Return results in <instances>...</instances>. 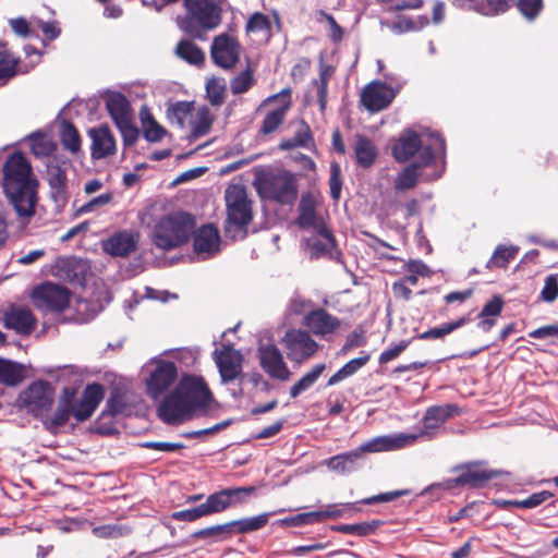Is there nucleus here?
<instances>
[{
  "instance_id": "4be33fe9",
  "label": "nucleus",
  "mask_w": 558,
  "mask_h": 558,
  "mask_svg": "<svg viewBox=\"0 0 558 558\" xmlns=\"http://www.w3.org/2000/svg\"><path fill=\"white\" fill-rule=\"evenodd\" d=\"M280 97L286 98V101L282 106L269 111L265 116V118L262 122L260 129H259V133L263 135H268V134H271L275 131H277L279 129V126L283 123L287 112L291 108V89L290 88H284L281 92H279L278 94L268 97L265 100V102L274 101Z\"/></svg>"
},
{
  "instance_id": "6e6552de",
  "label": "nucleus",
  "mask_w": 558,
  "mask_h": 558,
  "mask_svg": "<svg viewBox=\"0 0 558 558\" xmlns=\"http://www.w3.org/2000/svg\"><path fill=\"white\" fill-rule=\"evenodd\" d=\"M287 357L294 364L301 365L312 359L319 349V344L308 331L289 329L281 339Z\"/></svg>"
},
{
  "instance_id": "f704fd0d",
  "label": "nucleus",
  "mask_w": 558,
  "mask_h": 558,
  "mask_svg": "<svg viewBox=\"0 0 558 558\" xmlns=\"http://www.w3.org/2000/svg\"><path fill=\"white\" fill-rule=\"evenodd\" d=\"M175 53L180 59L193 65H201L205 60L203 50L189 39H182L178 43Z\"/></svg>"
},
{
  "instance_id": "c03bdc74",
  "label": "nucleus",
  "mask_w": 558,
  "mask_h": 558,
  "mask_svg": "<svg viewBox=\"0 0 558 558\" xmlns=\"http://www.w3.org/2000/svg\"><path fill=\"white\" fill-rule=\"evenodd\" d=\"M232 529L230 522L208 526L202 530H198L193 533L194 538L198 539H206V538H214L216 541H226L228 538L232 537Z\"/></svg>"
},
{
  "instance_id": "dca6fc26",
  "label": "nucleus",
  "mask_w": 558,
  "mask_h": 558,
  "mask_svg": "<svg viewBox=\"0 0 558 558\" xmlns=\"http://www.w3.org/2000/svg\"><path fill=\"white\" fill-rule=\"evenodd\" d=\"M3 326L19 335L28 336L36 329L37 319L28 307L12 304L3 313Z\"/></svg>"
},
{
  "instance_id": "473e14b6",
  "label": "nucleus",
  "mask_w": 558,
  "mask_h": 558,
  "mask_svg": "<svg viewBox=\"0 0 558 558\" xmlns=\"http://www.w3.org/2000/svg\"><path fill=\"white\" fill-rule=\"evenodd\" d=\"M25 377V371L23 365L0 357V384L14 387L23 381Z\"/></svg>"
},
{
  "instance_id": "ddd939ff",
  "label": "nucleus",
  "mask_w": 558,
  "mask_h": 558,
  "mask_svg": "<svg viewBox=\"0 0 558 558\" xmlns=\"http://www.w3.org/2000/svg\"><path fill=\"white\" fill-rule=\"evenodd\" d=\"M396 98L395 90L385 82L372 81L361 93V104L369 112H379L390 106Z\"/></svg>"
},
{
  "instance_id": "ea45409f",
  "label": "nucleus",
  "mask_w": 558,
  "mask_h": 558,
  "mask_svg": "<svg viewBox=\"0 0 558 558\" xmlns=\"http://www.w3.org/2000/svg\"><path fill=\"white\" fill-rule=\"evenodd\" d=\"M519 252L517 246L498 245L487 263V268H506Z\"/></svg>"
},
{
  "instance_id": "7c9ffc66",
  "label": "nucleus",
  "mask_w": 558,
  "mask_h": 558,
  "mask_svg": "<svg viewBox=\"0 0 558 558\" xmlns=\"http://www.w3.org/2000/svg\"><path fill=\"white\" fill-rule=\"evenodd\" d=\"M20 57L7 48V44L0 43V86H4L14 78L20 71Z\"/></svg>"
},
{
  "instance_id": "c85d7f7f",
  "label": "nucleus",
  "mask_w": 558,
  "mask_h": 558,
  "mask_svg": "<svg viewBox=\"0 0 558 558\" xmlns=\"http://www.w3.org/2000/svg\"><path fill=\"white\" fill-rule=\"evenodd\" d=\"M317 202L312 193H304L301 196L298 207L296 225L301 229H308L312 226H316L317 221L322 218L316 213Z\"/></svg>"
},
{
  "instance_id": "423d86ee",
  "label": "nucleus",
  "mask_w": 558,
  "mask_h": 558,
  "mask_svg": "<svg viewBox=\"0 0 558 558\" xmlns=\"http://www.w3.org/2000/svg\"><path fill=\"white\" fill-rule=\"evenodd\" d=\"M186 16L182 28L195 38L203 32L218 27L222 19V9L216 0H184Z\"/></svg>"
},
{
  "instance_id": "13d9d810",
  "label": "nucleus",
  "mask_w": 558,
  "mask_h": 558,
  "mask_svg": "<svg viewBox=\"0 0 558 558\" xmlns=\"http://www.w3.org/2000/svg\"><path fill=\"white\" fill-rule=\"evenodd\" d=\"M329 70V68H324L320 70L319 82L317 83V97L322 111L325 110L327 104L328 81L331 76Z\"/></svg>"
},
{
  "instance_id": "f3484780",
  "label": "nucleus",
  "mask_w": 558,
  "mask_h": 558,
  "mask_svg": "<svg viewBox=\"0 0 558 558\" xmlns=\"http://www.w3.org/2000/svg\"><path fill=\"white\" fill-rule=\"evenodd\" d=\"M303 325L308 332L317 337H326L335 333L341 326V322L337 316L331 315L325 308L311 310L303 319Z\"/></svg>"
},
{
  "instance_id": "2eb2a0df",
  "label": "nucleus",
  "mask_w": 558,
  "mask_h": 558,
  "mask_svg": "<svg viewBox=\"0 0 558 558\" xmlns=\"http://www.w3.org/2000/svg\"><path fill=\"white\" fill-rule=\"evenodd\" d=\"M193 413L175 388L165 397L158 408L159 417L168 425H179L190 418Z\"/></svg>"
},
{
  "instance_id": "5701e85b",
  "label": "nucleus",
  "mask_w": 558,
  "mask_h": 558,
  "mask_svg": "<svg viewBox=\"0 0 558 558\" xmlns=\"http://www.w3.org/2000/svg\"><path fill=\"white\" fill-rule=\"evenodd\" d=\"M138 235L123 230L102 242V250L113 257H126L137 248Z\"/></svg>"
},
{
  "instance_id": "4468645a",
  "label": "nucleus",
  "mask_w": 558,
  "mask_h": 558,
  "mask_svg": "<svg viewBox=\"0 0 558 558\" xmlns=\"http://www.w3.org/2000/svg\"><path fill=\"white\" fill-rule=\"evenodd\" d=\"M481 462H469L457 466L461 471L459 476L451 480L452 486H469L471 488H482L489 481L499 477L500 470L482 469Z\"/></svg>"
},
{
  "instance_id": "393cba45",
  "label": "nucleus",
  "mask_w": 558,
  "mask_h": 558,
  "mask_svg": "<svg viewBox=\"0 0 558 558\" xmlns=\"http://www.w3.org/2000/svg\"><path fill=\"white\" fill-rule=\"evenodd\" d=\"M89 136L92 138L90 148L94 159H102L116 154V140L107 124L92 129Z\"/></svg>"
},
{
  "instance_id": "39448f33",
  "label": "nucleus",
  "mask_w": 558,
  "mask_h": 558,
  "mask_svg": "<svg viewBox=\"0 0 558 558\" xmlns=\"http://www.w3.org/2000/svg\"><path fill=\"white\" fill-rule=\"evenodd\" d=\"M195 229L191 214L178 211L163 216L155 226L153 243L162 251L177 248L189 242Z\"/></svg>"
},
{
  "instance_id": "1a4fd4ad",
  "label": "nucleus",
  "mask_w": 558,
  "mask_h": 558,
  "mask_svg": "<svg viewBox=\"0 0 558 558\" xmlns=\"http://www.w3.org/2000/svg\"><path fill=\"white\" fill-rule=\"evenodd\" d=\"M175 389L193 412L207 411L213 401V393L201 376L184 375Z\"/></svg>"
},
{
  "instance_id": "774afa93",
  "label": "nucleus",
  "mask_w": 558,
  "mask_h": 558,
  "mask_svg": "<svg viewBox=\"0 0 558 558\" xmlns=\"http://www.w3.org/2000/svg\"><path fill=\"white\" fill-rule=\"evenodd\" d=\"M529 337L533 339H558V324L536 328L529 332Z\"/></svg>"
},
{
  "instance_id": "0e129e2a",
  "label": "nucleus",
  "mask_w": 558,
  "mask_h": 558,
  "mask_svg": "<svg viewBox=\"0 0 558 558\" xmlns=\"http://www.w3.org/2000/svg\"><path fill=\"white\" fill-rule=\"evenodd\" d=\"M112 199H113V194L111 192L104 193L101 195H98V196L92 198L89 202L85 203L84 205H82L77 211L80 214L92 213L96 208L111 203Z\"/></svg>"
},
{
  "instance_id": "3c124183",
  "label": "nucleus",
  "mask_w": 558,
  "mask_h": 558,
  "mask_svg": "<svg viewBox=\"0 0 558 558\" xmlns=\"http://www.w3.org/2000/svg\"><path fill=\"white\" fill-rule=\"evenodd\" d=\"M360 459V451H350L329 458L326 464L329 469L344 472L348 463H354Z\"/></svg>"
},
{
  "instance_id": "6e6d98bb",
  "label": "nucleus",
  "mask_w": 558,
  "mask_h": 558,
  "mask_svg": "<svg viewBox=\"0 0 558 558\" xmlns=\"http://www.w3.org/2000/svg\"><path fill=\"white\" fill-rule=\"evenodd\" d=\"M255 486L227 488L228 499H230V507L243 504L245 501V498L255 494Z\"/></svg>"
},
{
  "instance_id": "69168bd1",
  "label": "nucleus",
  "mask_w": 558,
  "mask_h": 558,
  "mask_svg": "<svg viewBox=\"0 0 558 558\" xmlns=\"http://www.w3.org/2000/svg\"><path fill=\"white\" fill-rule=\"evenodd\" d=\"M320 15L326 20V22L329 25L330 40L333 43H340L344 36L343 28L337 23V21L335 20V17L331 14H329L325 11H322Z\"/></svg>"
},
{
  "instance_id": "a878e982",
  "label": "nucleus",
  "mask_w": 558,
  "mask_h": 558,
  "mask_svg": "<svg viewBox=\"0 0 558 558\" xmlns=\"http://www.w3.org/2000/svg\"><path fill=\"white\" fill-rule=\"evenodd\" d=\"M194 233V251L197 254H216L219 251L220 235L217 227L213 223L203 225Z\"/></svg>"
},
{
  "instance_id": "bb28decb",
  "label": "nucleus",
  "mask_w": 558,
  "mask_h": 558,
  "mask_svg": "<svg viewBox=\"0 0 558 558\" xmlns=\"http://www.w3.org/2000/svg\"><path fill=\"white\" fill-rule=\"evenodd\" d=\"M106 108L116 126L133 119L131 104L121 93H111L106 98Z\"/></svg>"
},
{
  "instance_id": "6ab92c4d",
  "label": "nucleus",
  "mask_w": 558,
  "mask_h": 558,
  "mask_svg": "<svg viewBox=\"0 0 558 558\" xmlns=\"http://www.w3.org/2000/svg\"><path fill=\"white\" fill-rule=\"evenodd\" d=\"M415 442L416 436L414 434L400 433L391 436L376 437L363 444L354 451H360V458H362L364 452L392 451L414 445Z\"/></svg>"
},
{
  "instance_id": "412c9836",
  "label": "nucleus",
  "mask_w": 558,
  "mask_h": 558,
  "mask_svg": "<svg viewBox=\"0 0 558 558\" xmlns=\"http://www.w3.org/2000/svg\"><path fill=\"white\" fill-rule=\"evenodd\" d=\"M177 365L171 361H160L147 379V389L153 397H158L175 381Z\"/></svg>"
},
{
  "instance_id": "5fc2aeb1",
  "label": "nucleus",
  "mask_w": 558,
  "mask_h": 558,
  "mask_svg": "<svg viewBox=\"0 0 558 558\" xmlns=\"http://www.w3.org/2000/svg\"><path fill=\"white\" fill-rule=\"evenodd\" d=\"M329 187L331 198L338 201L341 196L342 178L340 166L337 162L330 165Z\"/></svg>"
},
{
  "instance_id": "7ed1b4c3",
  "label": "nucleus",
  "mask_w": 558,
  "mask_h": 558,
  "mask_svg": "<svg viewBox=\"0 0 558 558\" xmlns=\"http://www.w3.org/2000/svg\"><path fill=\"white\" fill-rule=\"evenodd\" d=\"M227 217L223 231L231 240L244 239L247 228L253 221V202L250 199L245 186L241 184L229 185L225 192Z\"/></svg>"
},
{
  "instance_id": "a18cd8bd",
  "label": "nucleus",
  "mask_w": 558,
  "mask_h": 558,
  "mask_svg": "<svg viewBox=\"0 0 558 558\" xmlns=\"http://www.w3.org/2000/svg\"><path fill=\"white\" fill-rule=\"evenodd\" d=\"M256 80L254 77L253 70L247 66L236 76H234L230 82V89L233 95H241L248 92L252 86L255 84Z\"/></svg>"
},
{
  "instance_id": "e2e57ef3",
  "label": "nucleus",
  "mask_w": 558,
  "mask_h": 558,
  "mask_svg": "<svg viewBox=\"0 0 558 558\" xmlns=\"http://www.w3.org/2000/svg\"><path fill=\"white\" fill-rule=\"evenodd\" d=\"M554 494L549 490H542L534 493L526 497L525 499L520 500L521 509H532L535 508L548 499L553 498Z\"/></svg>"
},
{
  "instance_id": "338daca9",
  "label": "nucleus",
  "mask_w": 558,
  "mask_h": 558,
  "mask_svg": "<svg viewBox=\"0 0 558 558\" xmlns=\"http://www.w3.org/2000/svg\"><path fill=\"white\" fill-rule=\"evenodd\" d=\"M542 298L546 302H554L558 298V281L555 276H548L542 290Z\"/></svg>"
},
{
  "instance_id": "f257e3e1",
  "label": "nucleus",
  "mask_w": 558,
  "mask_h": 558,
  "mask_svg": "<svg viewBox=\"0 0 558 558\" xmlns=\"http://www.w3.org/2000/svg\"><path fill=\"white\" fill-rule=\"evenodd\" d=\"M76 395L75 388L64 387L58 398L56 410L50 414L54 403V388L49 381L38 379L19 395L17 404L40 420L47 430L56 434L71 416L77 422L87 421L102 401L105 389L101 384L93 383L85 387L80 400Z\"/></svg>"
},
{
  "instance_id": "c9c22d12",
  "label": "nucleus",
  "mask_w": 558,
  "mask_h": 558,
  "mask_svg": "<svg viewBox=\"0 0 558 558\" xmlns=\"http://www.w3.org/2000/svg\"><path fill=\"white\" fill-rule=\"evenodd\" d=\"M215 121V117L210 112V110L203 106L197 110L195 120L192 121V130L190 134V140H197L209 133L211 130L213 123Z\"/></svg>"
},
{
  "instance_id": "2f4dec72",
  "label": "nucleus",
  "mask_w": 558,
  "mask_h": 558,
  "mask_svg": "<svg viewBox=\"0 0 558 558\" xmlns=\"http://www.w3.org/2000/svg\"><path fill=\"white\" fill-rule=\"evenodd\" d=\"M298 147L314 148L315 141L310 125L302 120L300 128L295 131L294 135L290 138H284L280 142L279 148L281 150H291Z\"/></svg>"
},
{
  "instance_id": "603ef678",
  "label": "nucleus",
  "mask_w": 558,
  "mask_h": 558,
  "mask_svg": "<svg viewBox=\"0 0 558 558\" xmlns=\"http://www.w3.org/2000/svg\"><path fill=\"white\" fill-rule=\"evenodd\" d=\"M271 28L270 20L267 15L260 12L253 13L245 26L247 33L269 32Z\"/></svg>"
},
{
  "instance_id": "4c0bfd02",
  "label": "nucleus",
  "mask_w": 558,
  "mask_h": 558,
  "mask_svg": "<svg viewBox=\"0 0 558 558\" xmlns=\"http://www.w3.org/2000/svg\"><path fill=\"white\" fill-rule=\"evenodd\" d=\"M383 524L381 520H372L368 522H361L355 524H340L331 527L332 531L357 535V536H367L373 533Z\"/></svg>"
},
{
  "instance_id": "9b49d317",
  "label": "nucleus",
  "mask_w": 558,
  "mask_h": 558,
  "mask_svg": "<svg viewBox=\"0 0 558 558\" xmlns=\"http://www.w3.org/2000/svg\"><path fill=\"white\" fill-rule=\"evenodd\" d=\"M257 359L260 368L272 379L288 381L292 375L282 352L275 343H259Z\"/></svg>"
},
{
  "instance_id": "20e7f679",
  "label": "nucleus",
  "mask_w": 558,
  "mask_h": 558,
  "mask_svg": "<svg viewBox=\"0 0 558 558\" xmlns=\"http://www.w3.org/2000/svg\"><path fill=\"white\" fill-rule=\"evenodd\" d=\"M253 184L257 194L263 199L280 205H293L298 199V179L290 171H259Z\"/></svg>"
},
{
  "instance_id": "a19ab883",
  "label": "nucleus",
  "mask_w": 558,
  "mask_h": 558,
  "mask_svg": "<svg viewBox=\"0 0 558 558\" xmlns=\"http://www.w3.org/2000/svg\"><path fill=\"white\" fill-rule=\"evenodd\" d=\"M141 119L144 126V137L151 143L159 142L166 135V130L162 128L146 110L141 111Z\"/></svg>"
},
{
  "instance_id": "4d7b16f0",
  "label": "nucleus",
  "mask_w": 558,
  "mask_h": 558,
  "mask_svg": "<svg viewBox=\"0 0 558 558\" xmlns=\"http://www.w3.org/2000/svg\"><path fill=\"white\" fill-rule=\"evenodd\" d=\"M518 9L527 20H534L543 9V0H519Z\"/></svg>"
},
{
  "instance_id": "cd10ccee",
  "label": "nucleus",
  "mask_w": 558,
  "mask_h": 558,
  "mask_svg": "<svg viewBox=\"0 0 558 558\" xmlns=\"http://www.w3.org/2000/svg\"><path fill=\"white\" fill-rule=\"evenodd\" d=\"M354 155L356 163L362 168H371L377 158L378 150L373 141L363 134L355 135Z\"/></svg>"
},
{
  "instance_id": "c756f323",
  "label": "nucleus",
  "mask_w": 558,
  "mask_h": 558,
  "mask_svg": "<svg viewBox=\"0 0 558 558\" xmlns=\"http://www.w3.org/2000/svg\"><path fill=\"white\" fill-rule=\"evenodd\" d=\"M47 181L51 189V196L54 202L66 199V174L65 171L54 162L47 166Z\"/></svg>"
},
{
  "instance_id": "f03ea898",
  "label": "nucleus",
  "mask_w": 558,
  "mask_h": 558,
  "mask_svg": "<svg viewBox=\"0 0 558 558\" xmlns=\"http://www.w3.org/2000/svg\"><path fill=\"white\" fill-rule=\"evenodd\" d=\"M38 180L21 151L9 155L2 166V190L20 217H33L38 201Z\"/></svg>"
},
{
  "instance_id": "f8f14e48",
  "label": "nucleus",
  "mask_w": 558,
  "mask_h": 558,
  "mask_svg": "<svg viewBox=\"0 0 558 558\" xmlns=\"http://www.w3.org/2000/svg\"><path fill=\"white\" fill-rule=\"evenodd\" d=\"M434 162L435 155L433 148L430 146H425L418 155L417 160L408 165L397 174L393 181V189L397 192L413 190L418 183L421 169L428 167Z\"/></svg>"
},
{
  "instance_id": "49530a36",
  "label": "nucleus",
  "mask_w": 558,
  "mask_h": 558,
  "mask_svg": "<svg viewBox=\"0 0 558 558\" xmlns=\"http://www.w3.org/2000/svg\"><path fill=\"white\" fill-rule=\"evenodd\" d=\"M61 143L63 147L75 154L81 148V136L77 129L71 122H64L61 130Z\"/></svg>"
},
{
  "instance_id": "864d4df0",
  "label": "nucleus",
  "mask_w": 558,
  "mask_h": 558,
  "mask_svg": "<svg viewBox=\"0 0 558 558\" xmlns=\"http://www.w3.org/2000/svg\"><path fill=\"white\" fill-rule=\"evenodd\" d=\"M366 341L365 330L362 327H357L347 336L345 342L341 348V353L347 354L354 348L363 347L366 344Z\"/></svg>"
},
{
  "instance_id": "aec40b11",
  "label": "nucleus",
  "mask_w": 558,
  "mask_h": 558,
  "mask_svg": "<svg viewBox=\"0 0 558 558\" xmlns=\"http://www.w3.org/2000/svg\"><path fill=\"white\" fill-rule=\"evenodd\" d=\"M215 354V362L223 383L233 381L241 375L243 356L239 351L234 350L231 345H223Z\"/></svg>"
},
{
  "instance_id": "37998d69",
  "label": "nucleus",
  "mask_w": 558,
  "mask_h": 558,
  "mask_svg": "<svg viewBox=\"0 0 558 558\" xmlns=\"http://www.w3.org/2000/svg\"><path fill=\"white\" fill-rule=\"evenodd\" d=\"M509 2L510 0H477L472 11L484 16H496L508 11Z\"/></svg>"
},
{
  "instance_id": "8fccbe9b",
  "label": "nucleus",
  "mask_w": 558,
  "mask_h": 558,
  "mask_svg": "<svg viewBox=\"0 0 558 558\" xmlns=\"http://www.w3.org/2000/svg\"><path fill=\"white\" fill-rule=\"evenodd\" d=\"M193 110V102L178 101L168 109V116L170 119H174L179 128L183 129L185 125V119L191 114Z\"/></svg>"
},
{
  "instance_id": "58836bf2",
  "label": "nucleus",
  "mask_w": 558,
  "mask_h": 558,
  "mask_svg": "<svg viewBox=\"0 0 558 558\" xmlns=\"http://www.w3.org/2000/svg\"><path fill=\"white\" fill-rule=\"evenodd\" d=\"M469 322V318L463 316L450 323H444L438 327L430 328L417 336L422 340L441 339L447 335L453 332L460 327L464 326Z\"/></svg>"
},
{
  "instance_id": "79ce46f5",
  "label": "nucleus",
  "mask_w": 558,
  "mask_h": 558,
  "mask_svg": "<svg viewBox=\"0 0 558 558\" xmlns=\"http://www.w3.org/2000/svg\"><path fill=\"white\" fill-rule=\"evenodd\" d=\"M31 153L35 157H48L56 150V144L43 133H33L28 137Z\"/></svg>"
},
{
  "instance_id": "e433bc0d",
  "label": "nucleus",
  "mask_w": 558,
  "mask_h": 558,
  "mask_svg": "<svg viewBox=\"0 0 558 558\" xmlns=\"http://www.w3.org/2000/svg\"><path fill=\"white\" fill-rule=\"evenodd\" d=\"M269 513L230 521L232 534H246L263 529L269 520Z\"/></svg>"
},
{
  "instance_id": "de8ad7c7",
  "label": "nucleus",
  "mask_w": 558,
  "mask_h": 558,
  "mask_svg": "<svg viewBox=\"0 0 558 558\" xmlns=\"http://www.w3.org/2000/svg\"><path fill=\"white\" fill-rule=\"evenodd\" d=\"M207 514L220 513L230 508V499H228L227 488L209 495L203 504Z\"/></svg>"
},
{
  "instance_id": "052dcab7",
  "label": "nucleus",
  "mask_w": 558,
  "mask_h": 558,
  "mask_svg": "<svg viewBox=\"0 0 558 558\" xmlns=\"http://www.w3.org/2000/svg\"><path fill=\"white\" fill-rule=\"evenodd\" d=\"M504 300L499 295L493 296L482 308L478 317H497L504 308Z\"/></svg>"
},
{
  "instance_id": "bf43d9fd",
  "label": "nucleus",
  "mask_w": 558,
  "mask_h": 558,
  "mask_svg": "<svg viewBox=\"0 0 558 558\" xmlns=\"http://www.w3.org/2000/svg\"><path fill=\"white\" fill-rule=\"evenodd\" d=\"M208 515L203 504L197 507L173 512L172 518L178 521L193 522L202 517Z\"/></svg>"
},
{
  "instance_id": "a211bd4d",
  "label": "nucleus",
  "mask_w": 558,
  "mask_h": 558,
  "mask_svg": "<svg viewBox=\"0 0 558 558\" xmlns=\"http://www.w3.org/2000/svg\"><path fill=\"white\" fill-rule=\"evenodd\" d=\"M458 412V408L452 404L434 405L426 410L422 427L418 433H413L416 440L421 437H428L430 439L436 430L450 417Z\"/></svg>"
},
{
  "instance_id": "72a5a7b5",
  "label": "nucleus",
  "mask_w": 558,
  "mask_h": 558,
  "mask_svg": "<svg viewBox=\"0 0 558 558\" xmlns=\"http://www.w3.org/2000/svg\"><path fill=\"white\" fill-rule=\"evenodd\" d=\"M325 363L315 364L306 372L293 386L290 387L289 395L292 399L299 397L302 392L308 390L326 371Z\"/></svg>"
},
{
  "instance_id": "b1692460",
  "label": "nucleus",
  "mask_w": 558,
  "mask_h": 558,
  "mask_svg": "<svg viewBox=\"0 0 558 558\" xmlns=\"http://www.w3.org/2000/svg\"><path fill=\"white\" fill-rule=\"evenodd\" d=\"M423 148L421 136L411 129H404L392 145L391 151L398 162H405Z\"/></svg>"
},
{
  "instance_id": "09e8293b",
  "label": "nucleus",
  "mask_w": 558,
  "mask_h": 558,
  "mask_svg": "<svg viewBox=\"0 0 558 558\" xmlns=\"http://www.w3.org/2000/svg\"><path fill=\"white\" fill-rule=\"evenodd\" d=\"M206 92L213 106H220L225 102L226 85L222 78H210L206 83Z\"/></svg>"
},
{
  "instance_id": "680f3d73",
  "label": "nucleus",
  "mask_w": 558,
  "mask_h": 558,
  "mask_svg": "<svg viewBox=\"0 0 558 558\" xmlns=\"http://www.w3.org/2000/svg\"><path fill=\"white\" fill-rule=\"evenodd\" d=\"M117 128L121 132L123 144L125 146H132L136 143L138 135H140V131L133 124V119L130 121H126L120 125H117Z\"/></svg>"
},
{
  "instance_id": "9d476101",
  "label": "nucleus",
  "mask_w": 558,
  "mask_h": 558,
  "mask_svg": "<svg viewBox=\"0 0 558 558\" xmlns=\"http://www.w3.org/2000/svg\"><path fill=\"white\" fill-rule=\"evenodd\" d=\"M242 46L239 39L228 33L214 37L210 56L214 63L221 69L232 70L240 61Z\"/></svg>"
},
{
  "instance_id": "0eeeda50",
  "label": "nucleus",
  "mask_w": 558,
  "mask_h": 558,
  "mask_svg": "<svg viewBox=\"0 0 558 558\" xmlns=\"http://www.w3.org/2000/svg\"><path fill=\"white\" fill-rule=\"evenodd\" d=\"M31 298L40 312L62 313L70 305L71 291L65 286L45 281L33 289Z\"/></svg>"
}]
</instances>
